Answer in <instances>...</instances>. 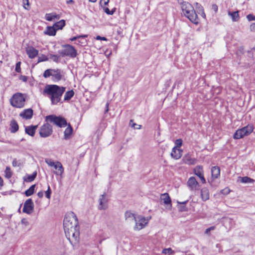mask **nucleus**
<instances>
[{
    "instance_id": "obj_1",
    "label": "nucleus",
    "mask_w": 255,
    "mask_h": 255,
    "mask_svg": "<svg viewBox=\"0 0 255 255\" xmlns=\"http://www.w3.org/2000/svg\"><path fill=\"white\" fill-rule=\"evenodd\" d=\"M63 228L66 238L70 240L72 237L77 240L79 236V227L76 214L70 212L66 214L63 221Z\"/></svg>"
},
{
    "instance_id": "obj_2",
    "label": "nucleus",
    "mask_w": 255,
    "mask_h": 255,
    "mask_svg": "<svg viewBox=\"0 0 255 255\" xmlns=\"http://www.w3.org/2000/svg\"><path fill=\"white\" fill-rule=\"evenodd\" d=\"M66 88L57 85H48L43 90V94H46L50 98L52 105H57L61 102V97L65 91Z\"/></svg>"
},
{
    "instance_id": "obj_3",
    "label": "nucleus",
    "mask_w": 255,
    "mask_h": 255,
    "mask_svg": "<svg viewBox=\"0 0 255 255\" xmlns=\"http://www.w3.org/2000/svg\"><path fill=\"white\" fill-rule=\"evenodd\" d=\"M182 11L184 15L192 23L197 24L199 19L193 6L188 2L181 5Z\"/></svg>"
},
{
    "instance_id": "obj_4",
    "label": "nucleus",
    "mask_w": 255,
    "mask_h": 255,
    "mask_svg": "<svg viewBox=\"0 0 255 255\" xmlns=\"http://www.w3.org/2000/svg\"><path fill=\"white\" fill-rule=\"evenodd\" d=\"M45 120L49 123H52L58 127H65L67 126L66 119L61 116H56L55 115H50L45 117Z\"/></svg>"
},
{
    "instance_id": "obj_5",
    "label": "nucleus",
    "mask_w": 255,
    "mask_h": 255,
    "mask_svg": "<svg viewBox=\"0 0 255 255\" xmlns=\"http://www.w3.org/2000/svg\"><path fill=\"white\" fill-rule=\"evenodd\" d=\"M25 99L21 93L14 94L10 99L11 105L15 108H21L24 106Z\"/></svg>"
},
{
    "instance_id": "obj_6",
    "label": "nucleus",
    "mask_w": 255,
    "mask_h": 255,
    "mask_svg": "<svg viewBox=\"0 0 255 255\" xmlns=\"http://www.w3.org/2000/svg\"><path fill=\"white\" fill-rule=\"evenodd\" d=\"M64 49L58 51V53L62 57L69 56L71 58H75L77 55V52L74 46L70 44L63 45Z\"/></svg>"
},
{
    "instance_id": "obj_7",
    "label": "nucleus",
    "mask_w": 255,
    "mask_h": 255,
    "mask_svg": "<svg viewBox=\"0 0 255 255\" xmlns=\"http://www.w3.org/2000/svg\"><path fill=\"white\" fill-rule=\"evenodd\" d=\"M148 219H146L142 216L139 215L137 216L134 220L135 225L134 227V230L135 231H139L144 228L148 224Z\"/></svg>"
},
{
    "instance_id": "obj_8",
    "label": "nucleus",
    "mask_w": 255,
    "mask_h": 255,
    "mask_svg": "<svg viewBox=\"0 0 255 255\" xmlns=\"http://www.w3.org/2000/svg\"><path fill=\"white\" fill-rule=\"evenodd\" d=\"M53 132L52 126L48 123L44 124L39 130V134L42 137L49 136Z\"/></svg>"
},
{
    "instance_id": "obj_9",
    "label": "nucleus",
    "mask_w": 255,
    "mask_h": 255,
    "mask_svg": "<svg viewBox=\"0 0 255 255\" xmlns=\"http://www.w3.org/2000/svg\"><path fill=\"white\" fill-rule=\"evenodd\" d=\"M34 210V204L31 199H28L24 203L22 211L27 214H31Z\"/></svg>"
},
{
    "instance_id": "obj_10",
    "label": "nucleus",
    "mask_w": 255,
    "mask_h": 255,
    "mask_svg": "<svg viewBox=\"0 0 255 255\" xmlns=\"http://www.w3.org/2000/svg\"><path fill=\"white\" fill-rule=\"evenodd\" d=\"M106 196V193L105 192L99 197L98 209L100 210H106L108 207V199Z\"/></svg>"
},
{
    "instance_id": "obj_11",
    "label": "nucleus",
    "mask_w": 255,
    "mask_h": 255,
    "mask_svg": "<svg viewBox=\"0 0 255 255\" xmlns=\"http://www.w3.org/2000/svg\"><path fill=\"white\" fill-rule=\"evenodd\" d=\"M26 53L28 57L30 59H33L38 54V50L32 46H28L26 48Z\"/></svg>"
},
{
    "instance_id": "obj_12",
    "label": "nucleus",
    "mask_w": 255,
    "mask_h": 255,
    "mask_svg": "<svg viewBox=\"0 0 255 255\" xmlns=\"http://www.w3.org/2000/svg\"><path fill=\"white\" fill-rule=\"evenodd\" d=\"M187 185L191 190H195L199 184L194 177H191L188 179Z\"/></svg>"
},
{
    "instance_id": "obj_13",
    "label": "nucleus",
    "mask_w": 255,
    "mask_h": 255,
    "mask_svg": "<svg viewBox=\"0 0 255 255\" xmlns=\"http://www.w3.org/2000/svg\"><path fill=\"white\" fill-rule=\"evenodd\" d=\"M182 150L177 148L176 147H174L171 152V156L175 159H178L182 156Z\"/></svg>"
},
{
    "instance_id": "obj_14",
    "label": "nucleus",
    "mask_w": 255,
    "mask_h": 255,
    "mask_svg": "<svg viewBox=\"0 0 255 255\" xmlns=\"http://www.w3.org/2000/svg\"><path fill=\"white\" fill-rule=\"evenodd\" d=\"M19 116L26 120L30 119L33 116V110L30 108L25 109L19 114Z\"/></svg>"
},
{
    "instance_id": "obj_15",
    "label": "nucleus",
    "mask_w": 255,
    "mask_h": 255,
    "mask_svg": "<svg viewBox=\"0 0 255 255\" xmlns=\"http://www.w3.org/2000/svg\"><path fill=\"white\" fill-rule=\"evenodd\" d=\"M183 162L188 165H194L196 162L197 160L195 158L191 157V155L189 154L184 155L182 158Z\"/></svg>"
},
{
    "instance_id": "obj_16",
    "label": "nucleus",
    "mask_w": 255,
    "mask_h": 255,
    "mask_svg": "<svg viewBox=\"0 0 255 255\" xmlns=\"http://www.w3.org/2000/svg\"><path fill=\"white\" fill-rule=\"evenodd\" d=\"M53 167L56 170H57L54 172L56 175L61 176L63 174L64 172V168L62 164L60 162H56L55 165H54Z\"/></svg>"
},
{
    "instance_id": "obj_17",
    "label": "nucleus",
    "mask_w": 255,
    "mask_h": 255,
    "mask_svg": "<svg viewBox=\"0 0 255 255\" xmlns=\"http://www.w3.org/2000/svg\"><path fill=\"white\" fill-rule=\"evenodd\" d=\"M161 200L163 201L164 204L169 205L170 207H172L171 200L169 196V194L167 193L161 194Z\"/></svg>"
},
{
    "instance_id": "obj_18",
    "label": "nucleus",
    "mask_w": 255,
    "mask_h": 255,
    "mask_svg": "<svg viewBox=\"0 0 255 255\" xmlns=\"http://www.w3.org/2000/svg\"><path fill=\"white\" fill-rule=\"evenodd\" d=\"M212 179L218 178L220 175V168L218 166H213L211 168Z\"/></svg>"
},
{
    "instance_id": "obj_19",
    "label": "nucleus",
    "mask_w": 255,
    "mask_h": 255,
    "mask_svg": "<svg viewBox=\"0 0 255 255\" xmlns=\"http://www.w3.org/2000/svg\"><path fill=\"white\" fill-rule=\"evenodd\" d=\"M37 128V126H30L26 127L25 128V133L31 136H33L35 133V130Z\"/></svg>"
},
{
    "instance_id": "obj_20",
    "label": "nucleus",
    "mask_w": 255,
    "mask_h": 255,
    "mask_svg": "<svg viewBox=\"0 0 255 255\" xmlns=\"http://www.w3.org/2000/svg\"><path fill=\"white\" fill-rule=\"evenodd\" d=\"M68 127L65 129L64 131V138L65 139H69L71 137V135L73 132V128L70 124H68Z\"/></svg>"
},
{
    "instance_id": "obj_21",
    "label": "nucleus",
    "mask_w": 255,
    "mask_h": 255,
    "mask_svg": "<svg viewBox=\"0 0 255 255\" xmlns=\"http://www.w3.org/2000/svg\"><path fill=\"white\" fill-rule=\"evenodd\" d=\"M18 125L17 122L13 119L11 121L10 123L9 130L11 133H15L18 130Z\"/></svg>"
},
{
    "instance_id": "obj_22",
    "label": "nucleus",
    "mask_w": 255,
    "mask_h": 255,
    "mask_svg": "<svg viewBox=\"0 0 255 255\" xmlns=\"http://www.w3.org/2000/svg\"><path fill=\"white\" fill-rule=\"evenodd\" d=\"M209 192L207 188H203L201 190V197L203 201H206L209 199Z\"/></svg>"
},
{
    "instance_id": "obj_23",
    "label": "nucleus",
    "mask_w": 255,
    "mask_h": 255,
    "mask_svg": "<svg viewBox=\"0 0 255 255\" xmlns=\"http://www.w3.org/2000/svg\"><path fill=\"white\" fill-rule=\"evenodd\" d=\"M56 29L54 26H47L46 30L44 31V33L50 36H54L56 34Z\"/></svg>"
},
{
    "instance_id": "obj_24",
    "label": "nucleus",
    "mask_w": 255,
    "mask_h": 255,
    "mask_svg": "<svg viewBox=\"0 0 255 255\" xmlns=\"http://www.w3.org/2000/svg\"><path fill=\"white\" fill-rule=\"evenodd\" d=\"M228 13L231 17L233 21H238L239 20L240 16L238 10L233 12L228 11Z\"/></svg>"
},
{
    "instance_id": "obj_25",
    "label": "nucleus",
    "mask_w": 255,
    "mask_h": 255,
    "mask_svg": "<svg viewBox=\"0 0 255 255\" xmlns=\"http://www.w3.org/2000/svg\"><path fill=\"white\" fill-rule=\"evenodd\" d=\"M242 130H244L243 133L245 136L248 135L252 132L254 129V127L252 125H248V126L242 128Z\"/></svg>"
},
{
    "instance_id": "obj_26",
    "label": "nucleus",
    "mask_w": 255,
    "mask_h": 255,
    "mask_svg": "<svg viewBox=\"0 0 255 255\" xmlns=\"http://www.w3.org/2000/svg\"><path fill=\"white\" fill-rule=\"evenodd\" d=\"M37 176V172L34 171L31 175L26 174V176L23 178L24 181L27 182H30L33 181Z\"/></svg>"
},
{
    "instance_id": "obj_27",
    "label": "nucleus",
    "mask_w": 255,
    "mask_h": 255,
    "mask_svg": "<svg viewBox=\"0 0 255 255\" xmlns=\"http://www.w3.org/2000/svg\"><path fill=\"white\" fill-rule=\"evenodd\" d=\"M194 173L199 177L202 176L204 173L203 166L201 165L196 166L194 169Z\"/></svg>"
},
{
    "instance_id": "obj_28",
    "label": "nucleus",
    "mask_w": 255,
    "mask_h": 255,
    "mask_svg": "<svg viewBox=\"0 0 255 255\" xmlns=\"http://www.w3.org/2000/svg\"><path fill=\"white\" fill-rule=\"evenodd\" d=\"M126 220L130 221H134L136 218L135 215L130 211H126L125 214Z\"/></svg>"
},
{
    "instance_id": "obj_29",
    "label": "nucleus",
    "mask_w": 255,
    "mask_h": 255,
    "mask_svg": "<svg viewBox=\"0 0 255 255\" xmlns=\"http://www.w3.org/2000/svg\"><path fill=\"white\" fill-rule=\"evenodd\" d=\"M65 25V21L63 19L60 20L54 24V26L55 27L56 30L62 29Z\"/></svg>"
},
{
    "instance_id": "obj_30",
    "label": "nucleus",
    "mask_w": 255,
    "mask_h": 255,
    "mask_svg": "<svg viewBox=\"0 0 255 255\" xmlns=\"http://www.w3.org/2000/svg\"><path fill=\"white\" fill-rule=\"evenodd\" d=\"M52 76L54 77V78L57 81H60L62 79V75L61 74V70L60 69H54V71L53 73Z\"/></svg>"
},
{
    "instance_id": "obj_31",
    "label": "nucleus",
    "mask_w": 255,
    "mask_h": 255,
    "mask_svg": "<svg viewBox=\"0 0 255 255\" xmlns=\"http://www.w3.org/2000/svg\"><path fill=\"white\" fill-rule=\"evenodd\" d=\"M243 131H244V130H243L242 128L239 129L237 130H236V131L235 132L234 134V138L235 139H240L243 137L245 136V135L243 133Z\"/></svg>"
},
{
    "instance_id": "obj_32",
    "label": "nucleus",
    "mask_w": 255,
    "mask_h": 255,
    "mask_svg": "<svg viewBox=\"0 0 255 255\" xmlns=\"http://www.w3.org/2000/svg\"><path fill=\"white\" fill-rule=\"evenodd\" d=\"M35 186V184L31 185L27 190L25 191L24 194L26 196H30L34 193Z\"/></svg>"
},
{
    "instance_id": "obj_33",
    "label": "nucleus",
    "mask_w": 255,
    "mask_h": 255,
    "mask_svg": "<svg viewBox=\"0 0 255 255\" xmlns=\"http://www.w3.org/2000/svg\"><path fill=\"white\" fill-rule=\"evenodd\" d=\"M74 95V92L73 90H72L66 92L64 95V101L70 100L73 97Z\"/></svg>"
},
{
    "instance_id": "obj_34",
    "label": "nucleus",
    "mask_w": 255,
    "mask_h": 255,
    "mask_svg": "<svg viewBox=\"0 0 255 255\" xmlns=\"http://www.w3.org/2000/svg\"><path fill=\"white\" fill-rule=\"evenodd\" d=\"M54 71V69H48L46 70L43 73V77L45 78L49 77L50 76H52L53 73Z\"/></svg>"
},
{
    "instance_id": "obj_35",
    "label": "nucleus",
    "mask_w": 255,
    "mask_h": 255,
    "mask_svg": "<svg viewBox=\"0 0 255 255\" xmlns=\"http://www.w3.org/2000/svg\"><path fill=\"white\" fill-rule=\"evenodd\" d=\"M242 183H254L255 180L248 176H245L241 178V180Z\"/></svg>"
},
{
    "instance_id": "obj_36",
    "label": "nucleus",
    "mask_w": 255,
    "mask_h": 255,
    "mask_svg": "<svg viewBox=\"0 0 255 255\" xmlns=\"http://www.w3.org/2000/svg\"><path fill=\"white\" fill-rule=\"evenodd\" d=\"M57 17H58V15L53 13H47L46 14V19L48 21H52L54 18H57Z\"/></svg>"
},
{
    "instance_id": "obj_37",
    "label": "nucleus",
    "mask_w": 255,
    "mask_h": 255,
    "mask_svg": "<svg viewBox=\"0 0 255 255\" xmlns=\"http://www.w3.org/2000/svg\"><path fill=\"white\" fill-rule=\"evenodd\" d=\"M5 177L7 178H10L12 176V173L11 171L10 168L9 166H6L5 170Z\"/></svg>"
},
{
    "instance_id": "obj_38",
    "label": "nucleus",
    "mask_w": 255,
    "mask_h": 255,
    "mask_svg": "<svg viewBox=\"0 0 255 255\" xmlns=\"http://www.w3.org/2000/svg\"><path fill=\"white\" fill-rule=\"evenodd\" d=\"M51 193H52V191H51V188H50V186L48 185V189L47 190L45 191V197L48 199H50V198H51Z\"/></svg>"
},
{
    "instance_id": "obj_39",
    "label": "nucleus",
    "mask_w": 255,
    "mask_h": 255,
    "mask_svg": "<svg viewBox=\"0 0 255 255\" xmlns=\"http://www.w3.org/2000/svg\"><path fill=\"white\" fill-rule=\"evenodd\" d=\"M48 60V58L47 56L42 54L41 56H39L38 58L37 63H39L43 61H46Z\"/></svg>"
},
{
    "instance_id": "obj_40",
    "label": "nucleus",
    "mask_w": 255,
    "mask_h": 255,
    "mask_svg": "<svg viewBox=\"0 0 255 255\" xmlns=\"http://www.w3.org/2000/svg\"><path fill=\"white\" fill-rule=\"evenodd\" d=\"M50 58L52 59L53 61L55 62H59L60 59V56L57 55L50 54Z\"/></svg>"
},
{
    "instance_id": "obj_41",
    "label": "nucleus",
    "mask_w": 255,
    "mask_h": 255,
    "mask_svg": "<svg viewBox=\"0 0 255 255\" xmlns=\"http://www.w3.org/2000/svg\"><path fill=\"white\" fill-rule=\"evenodd\" d=\"M129 125L134 128L139 129L140 128V126L136 125V124L133 123V120H130L129 121Z\"/></svg>"
},
{
    "instance_id": "obj_42",
    "label": "nucleus",
    "mask_w": 255,
    "mask_h": 255,
    "mask_svg": "<svg viewBox=\"0 0 255 255\" xmlns=\"http://www.w3.org/2000/svg\"><path fill=\"white\" fill-rule=\"evenodd\" d=\"M23 4L24 9L27 10L29 9V2L28 0H23Z\"/></svg>"
},
{
    "instance_id": "obj_43",
    "label": "nucleus",
    "mask_w": 255,
    "mask_h": 255,
    "mask_svg": "<svg viewBox=\"0 0 255 255\" xmlns=\"http://www.w3.org/2000/svg\"><path fill=\"white\" fill-rule=\"evenodd\" d=\"M45 162L50 166H53L55 165V162L50 159H46Z\"/></svg>"
},
{
    "instance_id": "obj_44",
    "label": "nucleus",
    "mask_w": 255,
    "mask_h": 255,
    "mask_svg": "<svg viewBox=\"0 0 255 255\" xmlns=\"http://www.w3.org/2000/svg\"><path fill=\"white\" fill-rule=\"evenodd\" d=\"M20 64H21L20 62H18L16 64L15 70L17 73L21 72Z\"/></svg>"
},
{
    "instance_id": "obj_45",
    "label": "nucleus",
    "mask_w": 255,
    "mask_h": 255,
    "mask_svg": "<svg viewBox=\"0 0 255 255\" xmlns=\"http://www.w3.org/2000/svg\"><path fill=\"white\" fill-rule=\"evenodd\" d=\"M230 192V190L229 188L226 187L224 188V189H222L221 190V193L223 195H228Z\"/></svg>"
},
{
    "instance_id": "obj_46",
    "label": "nucleus",
    "mask_w": 255,
    "mask_h": 255,
    "mask_svg": "<svg viewBox=\"0 0 255 255\" xmlns=\"http://www.w3.org/2000/svg\"><path fill=\"white\" fill-rule=\"evenodd\" d=\"M104 11L107 14L109 15H112L114 14V12L115 11V10L113 9L112 10H110L109 8L106 7L104 9Z\"/></svg>"
},
{
    "instance_id": "obj_47",
    "label": "nucleus",
    "mask_w": 255,
    "mask_h": 255,
    "mask_svg": "<svg viewBox=\"0 0 255 255\" xmlns=\"http://www.w3.org/2000/svg\"><path fill=\"white\" fill-rule=\"evenodd\" d=\"M175 143L177 148L180 147L182 144V140L181 139H178L175 140Z\"/></svg>"
},
{
    "instance_id": "obj_48",
    "label": "nucleus",
    "mask_w": 255,
    "mask_h": 255,
    "mask_svg": "<svg viewBox=\"0 0 255 255\" xmlns=\"http://www.w3.org/2000/svg\"><path fill=\"white\" fill-rule=\"evenodd\" d=\"M172 253V250L171 248L164 249L162 251V253L164 254H170Z\"/></svg>"
},
{
    "instance_id": "obj_49",
    "label": "nucleus",
    "mask_w": 255,
    "mask_h": 255,
    "mask_svg": "<svg viewBox=\"0 0 255 255\" xmlns=\"http://www.w3.org/2000/svg\"><path fill=\"white\" fill-rule=\"evenodd\" d=\"M247 18L249 21L255 20V16L252 14H249L247 15Z\"/></svg>"
},
{
    "instance_id": "obj_50",
    "label": "nucleus",
    "mask_w": 255,
    "mask_h": 255,
    "mask_svg": "<svg viewBox=\"0 0 255 255\" xmlns=\"http://www.w3.org/2000/svg\"><path fill=\"white\" fill-rule=\"evenodd\" d=\"M12 165L13 167L19 166L20 165V163H18V162L16 158H14L12 162Z\"/></svg>"
},
{
    "instance_id": "obj_51",
    "label": "nucleus",
    "mask_w": 255,
    "mask_h": 255,
    "mask_svg": "<svg viewBox=\"0 0 255 255\" xmlns=\"http://www.w3.org/2000/svg\"><path fill=\"white\" fill-rule=\"evenodd\" d=\"M215 228V227L214 226H212L208 229H207L205 231V234H209L210 232L211 231V230H214Z\"/></svg>"
},
{
    "instance_id": "obj_52",
    "label": "nucleus",
    "mask_w": 255,
    "mask_h": 255,
    "mask_svg": "<svg viewBox=\"0 0 255 255\" xmlns=\"http://www.w3.org/2000/svg\"><path fill=\"white\" fill-rule=\"evenodd\" d=\"M19 79L23 82H26L27 81V77L26 76L21 75L19 77Z\"/></svg>"
},
{
    "instance_id": "obj_53",
    "label": "nucleus",
    "mask_w": 255,
    "mask_h": 255,
    "mask_svg": "<svg viewBox=\"0 0 255 255\" xmlns=\"http://www.w3.org/2000/svg\"><path fill=\"white\" fill-rule=\"evenodd\" d=\"M179 210L181 212L186 211H187V208L185 206L181 205V206L180 207Z\"/></svg>"
},
{
    "instance_id": "obj_54",
    "label": "nucleus",
    "mask_w": 255,
    "mask_h": 255,
    "mask_svg": "<svg viewBox=\"0 0 255 255\" xmlns=\"http://www.w3.org/2000/svg\"><path fill=\"white\" fill-rule=\"evenodd\" d=\"M21 222L22 224L25 225V226L28 225L29 223L26 219H22L21 221Z\"/></svg>"
},
{
    "instance_id": "obj_55",
    "label": "nucleus",
    "mask_w": 255,
    "mask_h": 255,
    "mask_svg": "<svg viewBox=\"0 0 255 255\" xmlns=\"http://www.w3.org/2000/svg\"><path fill=\"white\" fill-rule=\"evenodd\" d=\"M250 30L252 31L255 32V23H253L251 24Z\"/></svg>"
},
{
    "instance_id": "obj_56",
    "label": "nucleus",
    "mask_w": 255,
    "mask_h": 255,
    "mask_svg": "<svg viewBox=\"0 0 255 255\" xmlns=\"http://www.w3.org/2000/svg\"><path fill=\"white\" fill-rule=\"evenodd\" d=\"M96 39L97 40H105V41L107 40V39L106 37H101L100 36H97V37H96Z\"/></svg>"
},
{
    "instance_id": "obj_57",
    "label": "nucleus",
    "mask_w": 255,
    "mask_h": 255,
    "mask_svg": "<svg viewBox=\"0 0 255 255\" xmlns=\"http://www.w3.org/2000/svg\"><path fill=\"white\" fill-rule=\"evenodd\" d=\"M37 196L39 198H41L43 196V192L42 191H40L38 192Z\"/></svg>"
},
{
    "instance_id": "obj_58",
    "label": "nucleus",
    "mask_w": 255,
    "mask_h": 255,
    "mask_svg": "<svg viewBox=\"0 0 255 255\" xmlns=\"http://www.w3.org/2000/svg\"><path fill=\"white\" fill-rule=\"evenodd\" d=\"M178 3H179L181 6L184 4L185 3H187V1H184L183 0H177Z\"/></svg>"
},
{
    "instance_id": "obj_59",
    "label": "nucleus",
    "mask_w": 255,
    "mask_h": 255,
    "mask_svg": "<svg viewBox=\"0 0 255 255\" xmlns=\"http://www.w3.org/2000/svg\"><path fill=\"white\" fill-rule=\"evenodd\" d=\"M188 202V200H186L185 201L182 202L177 201V202L178 204H181L183 206H185Z\"/></svg>"
},
{
    "instance_id": "obj_60",
    "label": "nucleus",
    "mask_w": 255,
    "mask_h": 255,
    "mask_svg": "<svg viewBox=\"0 0 255 255\" xmlns=\"http://www.w3.org/2000/svg\"><path fill=\"white\" fill-rule=\"evenodd\" d=\"M212 9H214L215 12H216L218 10V6L216 4H212Z\"/></svg>"
},
{
    "instance_id": "obj_61",
    "label": "nucleus",
    "mask_w": 255,
    "mask_h": 255,
    "mask_svg": "<svg viewBox=\"0 0 255 255\" xmlns=\"http://www.w3.org/2000/svg\"><path fill=\"white\" fill-rule=\"evenodd\" d=\"M201 180V182L202 183H206V180L205 178L204 177V175H203L202 176L199 177Z\"/></svg>"
},
{
    "instance_id": "obj_62",
    "label": "nucleus",
    "mask_w": 255,
    "mask_h": 255,
    "mask_svg": "<svg viewBox=\"0 0 255 255\" xmlns=\"http://www.w3.org/2000/svg\"><path fill=\"white\" fill-rule=\"evenodd\" d=\"M74 2H74V1L73 0H68L66 1V3L68 4H74Z\"/></svg>"
},
{
    "instance_id": "obj_63",
    "label": "nucleus",
    "mask_w": 255,
    "mask_h": 255,
    "mask_svg": "<svg viewBox=\"0 0 255 255\" xmlns=\"http://www.w3.org/2000/svg\"><path fill=\"white\" fill-rule=\"evenodd\" d=\"M78 39H79V37H78V36H74V37L71 38L70 39V40L73 41L76 40Z\"/></svg>"
},
{
    "instance_id": "obj_64",
    "label": "nucleus",
    "mask_w": 255,
    "mask_h": 255,
    "mask_svg": "<svg viewBox=\"0 0 255 255\" xmlns=\"http://www.w3.org/2000/svg\"><path fill=\"white\" fill-rule=\"evenodd\" d=\"M109 103H107L106 104V109H105V113H107L108 111H109Z\"/></svg>"
}]
</instances>
